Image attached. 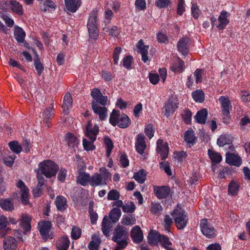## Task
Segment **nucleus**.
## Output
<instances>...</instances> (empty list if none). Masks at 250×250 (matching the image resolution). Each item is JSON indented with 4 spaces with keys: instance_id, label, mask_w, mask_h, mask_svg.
I'll use <instances>...</instances> for the list:
<instances>
[{
    "instance_id": "1",
    "label": "nucleus",
    "mask_w": 250,
    "mask_h": 250,
    "mask_svg": "<svg viewBox=\"0 0 250 250\" xmlns=\"http://www.w3.org/2000/svg\"><path fill=\"white\" fill-rule=\"evenodd\" d=\"M98 10L94 8L89 14L87 22V28L89 35V42L96 41L99 36L97 22Z\"/></svg>"
},
{
    "instance_id": "2",
    "label": "nucleus",
    "mask_w": 250,
    "mask_h": 250,
    "mask_svg": "<svg viewBox=\"0 0 250 250\" xmlns=\"http://www.w3.org/2000/svg\"><path fill=\"white\" fill-rule=\"evenodd\" d=\"M39 169L46 178L55 176L59 169V166L51 160H46L39 163Z\"/></svg>"
},
{
    "instance_id": "3",
    "label": "nucleus",
    "mask_w": 250,
    "mask_h": 250,
    "mask_svg": "<svg viewBox=\"0 0 250 250\" xmlns=\"http://www.w3.org/2000/svg\"><path fill=\"white\" fill-rule=\"evenodd\" d=\"M148 240L150 244L159 242L167 250H174L173 248L170 247L172 245V242L170 241L169 238L164 234L155 231H150L148 234Z\"/></svg>"
},
{
    "instance_id": "4",
    "label": "nucleus",
    "mask_w": 250,
    "mask_h": 250,
    "mask_svg": "<svg viewBox=\"0 0 250 250\" xmlns=\"http://www.w3.org/2000/svg\"><path fill=\"white\" fill-rule=\"evenodd\" d=\"M101 173H95L90 176V185L91 186L96 187L100 185H106L110 173L107 169L104 168H100Z\"/></svg>"
},
{
    "instance_id": "5",
    "label": "nucleus",
    "mask_w": 250,
    "mask_h": 250,
    "mask_svg": "<svg viewBox=\"0 0 250 250\" xmlns=\"http://www.w3.org/2000/svg\"><path fill=\"white\" fill-rule=\"evenodd\" d=\"M175 222V226L178 229H182L186 227L188 218L186 212L183 210L174 209L171 213Z\"/></svg>"
},
{
    "instance_id": "6",
    "label": "nucleus",
    "mask_w": 250,
    "mask_h": 250,
    "mask_svg": "<svg viewBox=\"0 0 250 250\" xmlns=\"http://www.w3.org/2000/svg\"><path fill=\"white\" fill-rule=\"evenodd\" d=\"M200 228L202 233L208 238H212L215 236L216 230L212 225L208 222L206 218L200 220Z\"/></svg>"
},
{
    "instance_id": "7",
    "label": "nucleus",
    "mask_w": 250,
    "mask_h": 250,
    "mask_svg": "<svg viewBox=\"0 0 250 250\" xmlns=\"http://www.w3.org/2000/svg\"><path fill=\"white\" fill-rule=\"evenodd\" d=\"M38 228L43 239L47 240L53 238V235L49 234L51 228L50 222L47 221L40 222L38 223Z\"/></svg>"
},
{
    "instance_id": "8",
    "label": "nucleus",
    "mask_w": 250,
    "mask_h": 250,
    "mask_svg": "<svg viewBox=\"0 0 250 250\" xmlns=\"http://www.w3.org/2000/svg\"><path fill=\"white\" fill-rule=\"evenodd\" d=\"M179 103L178 100L171 97L166 102L163 109L165 111V115L167 117H169L178 108Z\"/></svg>"
},
{
    "instance_id": "9",
    "label": "nucleus",
    "mask_w": 250,
    "mask_h": 250,
    "mask_svg": "<svg viewBox=\"0 0 250 250\" xmlns=\"http://www.w3.org/2000/svg\"><path fill=\"white\" fill-rule=\"evenodd\" d=\"M128 233V230L125 227L118 225L115 229L112 240L115 242H119L122 240L126 241Z\"/></svg>"
},
{
    "instance_id": "10",
    "label": "nucleus",
    "mask_w": 250,
    "mask_h": 250,
    "mask_svg": "<svg viewBox=\"0 0 250 250\" xmlns=\"http://www.w3.org/2000/svg\"><path fill=\"white\" fill-rule=\"evenodd\" d=\"M90 95L94 100L92 103H96L98 104H99L103 106L106 105L108 98L106 96H104L99 89H93L91 91Z\"/></svg>"
},
{
    "instance_id": "11",
    "label": "nucleus",
    "mask_w": 250,
    "mask_h": 250,
    "mask_svg": "<svg viewBox=\"0 0 250 250\" xmlns=\"http://www.w3.org/2000/svg\"><path fill=\"white\" fill-rule=\"evenodd\" d=\"M218 101L221 104L222 115H228L230 114L232 110V106L231 101L228 96H221Z\"/></svg>"
},
{
    "instance_id": "12",
    "label": "nucleus",
    "mask_w": 250,
    "mask_h": 250,
    "mask_svg": "<svg viewBox=\"0 0 250 250\" xmlns=\"http://www.w3.org/2000/svg\"><path fill=\"white\" fill-rule=\"evenodd\" d=\"M156 151L160 154L161 160H165L168 157L169 147L167 143L164 142L163 140L158 139L157 141Z\"/></svg>"
},
{
    "instance_id": "13",
    "label": "nucleus",
    "mask_w": 250,
    "mask_h": 250,
    "mask_svg": "<svg viewBox=\"0 0 250 250\" xmlns=\"http://www.w3.org/2000/svg\"><path fill=\"white\" fill-rule=\"evenodd\" d=\"M153 190L155 195L159 199L167 198L170 192V187L167 186H154Z\"/></svg>"
},
{
    "instance_id": "14",
    "label": "nucleus",
    "mask_w": 250,
    "mask_h": 250,
    "mask_svg": "<svg viewBox=\"0 0 250 250\" xmlns=\"http://www.w3.org/2000/svg\"><path fill=\"white\" fill-rule=\"evenodd\" d=\"M189 39L188 37L181 38L177 44V48L178 52L184 57H186L189 52L188 43Z\"/></svg>"
},
{
    "instance_id": "15",
    "label": "nucleus",
    "mask_w": 250,
    "mask_h": 250,
    "mask_svg": "<svg viewBox=\"0 0 250 250\" xmlns=\"http://www.w3.org/2000/svg\"><path fill=\"white\" fill-rule=\"evenodd\" d=\"M145 137L144 134L140 133L137 135L135 143V147L136 151L140 154L143 155L146 147L145 140Z\"/></svg>"
},
{
    "instance_id": "16",
    "label": "nucleus",
    "mask_w": 250,
    "mask_h": 250,
    "mask_svg": "<svg viewBox=\"0 0 250 250\" xmlns=\"http://www.w3.org/2000/svg\"><path fill=\"white\" fill-rule=\"evenodd\" d=\"M92 108L94 113L99 116L101 121H104L107 116V109L104 106H100L96 103H91Z\"/></svg>"
},
{
    "instance_id": "17",
    "label": "nucleus",
    "mask_w": 250,
    "mask_h": 250,
    "mask_svg": "<svg viewBox=\"0 0 250 250\" xmlns=\"http://www.w3.org/2000/svg\"><path fill=\"white\" fill-rule=\"evenodd\" d=\"M130 236L133 242L136 244L141 243L144 238L143 233L138 226L134 227L131 230Z\"/></svg>"
},
{
    "instance_id": "18",
    "label": "nucleus",
    "mask_w": 250,
    "mask_h": 250,
    "mask_svg": "<svg viewBox=\"0 0 250 250\" xmlns=\"http://www.w3.org/2000/svg\"><path fill=\"white\" fill-rule=\"evenodd\" d=\"M226 162L229 165L237 167H240L242 163L241 157L232 153H227Z\"/></svg>"
},
{
    "instance_id": "19",
    "label": "nucleus",
    "mask_w": 250,
    "mask_h": 250,
    "mask_svg": "<svg viewBox=\"0 0 250 250\" xmlns=\"http://www.w3.org/2000/svg\"><path fill=\"white\" fill-rule=\"evenodd\" d=\"M229 16V14L226 11H222L220 15L218 18L219 23L216 25V27L219 30H224L227 25L229 23V20L228 17Z\"/></svg>"
},
{
    "instance_id": "20",
    "label": "nucleus",
    "mask_w": 250,
    "mask_h": 250,
    "mask_svg": "<svg viewBox=\"0 0 250 250\" xmlns=\"http://www.w3.org/2000/svg\"><path fill=\"white\" fill-rule=\"evenodd\" d=\"M38 185L33 190V194L35 197H40L42 193V187L44 185L45 179L42 174L38 173L37 175Z\"/></svg>"
},
{
    "instance_id": "21",
    "label": "nucleus",
    "mask_w": 250,
    "mask_h": 250,
    "mask_svg": "<svg viewBox=\"0 0 250 250\" xmlns=\"http://www.w3.org/2000/svg\"><path fill=\"white\" fill-rule=\"evenodd\" d=\"M18 245L17 240L13 237H5L3 241L4 250H16Z\"/></svg>"
},
{
    "instance_id": "22",
    "label": "nucleus",
    "mask_w": 250,
    "mask_h": 250,
    "mask_svg": "<svg viewBox=\"0 0 250 250\" xmlns=\"http://www.w3.org/2000/svg\"><path fill=\"white\" fill-rule=\"evenodd\" d=\"M70 245V240L67 235H63L56 242V248L58 250H68Z\"/></svg>"
},
{
    "instance_id": "23",
    "label": "nucleus",
    "mask_w": 250,
    "mask_h": 250,
    "mask_svg": "<svg viewBox=\"0 0 250 250\" xmlns=\"http://www.w3.org/2000/svg\"><path fill=\"white\" fill-rule=\"evenodd\" d=\"M12 198L0 199V208L4 211H12L14 210V206Z\"/></svg>"
},
{
    "instance_id": "24",
    "label": "nucleus",
    "mask_w": 250,
    "mask_h": 250,
    "mask_svg": "<svg viewBox=\"0 0 250 250\" xmlns=\"http://www.w3.org/2000/svg\"><path fill=\"white\" fill-rule=\"evenodd\" d=\"M113 224L114 223H113L112 221H110L107 216H105L104 217L102 223V230L103 234L105 236L107 237L109 235V232L113 227Z\"/></svg>"
},
{
    "instance_id": "25",
    "label": "nucleus",
    "mask_w": 250,
    "mask_h": 250,
    "mask_svg": "<svg viewBox=\"0 0 250 250\" xmlns=\"http://www.w3.org/2000/svg\"><path fill=\"white\" fill-rule=\"evenodd\" d=\"M67 10L75 13L81 5V0H64Z\"/></svg>"
},
{
    "instance_id": "26",
    "label": "nucleus",
    "mask_w": 250,
    "mask_h": 250,
    "mask_svg": "<svg viewBox=\"0 0 250 250\" xmlns=\"http://www.w3.org/2000/svg\"><path fill=\"white\" fill-rule=\"evenodd\" d=\"M31 217L27 215H24L22 216L20 224L21 228L23 229L24 233L30 231L31 229Z\"/></svg>"
},
{
    "instance_id": "27",
    "label": "nucleus",
    "mask_w": 250,
    "mask_h": 250,
    "mask_svg": "<svg viewBox=\"0 0 250 250\" xmlns=\"http://www.w3.org/2000/svg\"><path fill=\"white\" fill-rule=\"evenodd\" d=\"M184 62L179 57H178L177 60L173 62L170 69L174 73H181L184 70Z\"/></svg>"
},
{
    "instance_id": "28",
    "label": "nucleus",
    "mask_w": 250,
    "mask_h": 250,
    "mask_svg": "<svg viewBox=\"0 0 250 250\" xmlns=\"http://www.w3.org/2000/svg\"><path fill=\"white\" fill-rule=\"evenodd\" d=\"M99 131V127L95 124L93 127L86 129L84 131V134L85 136L88 137L90 140L95 141L97 139V136Z\"/></svg>"
},
{
    "instance_id": "29",
    "label": "nucleus",
    "mask_w": 250,
    "mask_h": 250,
    "mask_svg": "<svg viewBox=\"0 0 250 250\" xmlns=\"http://www.w3.org/2000/svg\"><path fill=\"white\" fill-rule=\"evenodd\" d=\"M33 52L35 55L34 65L37 71L38 75L41 76L44 70V66L40 61L39 55L35 49H33Z\"/></svg>"
},
{
    "instance_id": "30",
    "label": "nucleus",
    "mask_w": 250,
    "mask_h": 250,
    "mask_svg": "<svg viewBox=\"0 0 250 250\" xmlns=\"http://www.w3.org/2000/svg\"><path fill=\"white\" fill-rule=\"evenodd\" d=\"M58 210L63 212L67 208L66 198L62 196H57L55 201Z\"/></svg>"
},
{
    "instance_id": "31",
    "label": "nucleus",
    "mask_w": 250,
    "mask_h": 250,
    "mask_svg": "<svg viewBox=\"0 0 250 250\" xmlns=\"http://www.w3.org/2000/svg\"><path fill=\"white\" fill-rule=\"evenodd\" d=\"M197 138L193 130H187L184 134V141L188 145L193 146L196 143Z\"/></svg>"
},
{
    "instance_id": "32",
    "label": "nucleus",
    "mask_w": 250,
    "mask_h": 250,
    "mask_svg": "<svg viewBox=\"0 0 250 250\" xmlns=\"http://www.w3.org/2000/svg\"><path fill=\"white\" fill-rule=\"evenodd\" d=\"M9 8L11 10L18 15H22L23 13L21 4L15 0H9Z\"/></svg>"
},
{
    "instance_id": "33",
    "label": "nucleus",
    "mask_w": 250,
    "mask_h": 250,
    "mask_svg": "<svg viewBox=\"0 0 250 250\" xmlns=\"http://www.w3.org/2000/svg\"><path fill=\"white\" fill-rule=\"evenodd\" d=\"M7 218L3 215L0 216V235L2 237L4 236L9 231L10 229L7 227L8 225Z\"/></svg>"
},
{
    "instance_id": "34",
    "label": "nucleus",
    "mask_w": 250,
    "mask_h": 250,
    "mask_svg": "<svg viewBox=\"0 0 250 250\" xmlns=\"http://www.w3.org/2000/svg\"><path fill=\"white\" fill-rule=\"evenodd\" d=\"M73 100L69 92H67L63 97L62 108L65 112H68L72 107Z\"/></svg>"
},
{
    "instance_id": "35",
    "label": "nucleus",
    "mask_w": 250,
    "mask_h": 250,
    "mask_svg": "<svg viewBox=\"0 0 250 250\" xmlns=\"http://www.w3.org/2000/svg\"><path fill=\"white\" fill-rule=\"evenodd\" d=\"M90 175L85 172H80L77 177V182L83 186H85L89 183L90 184Z\"/></svg>"
},
{
    "instance_id": "36",
    "label": "nucleus",
    "mask_w": 250,
    "mask_h": 250,
    "mask_svg": "<svg viewBox=\"0 0 250 250\" xmlns=\"http://www.w3.org/2000/svg\"><path fill=\"white\" fill-rule=\"evenodd\" d=\"M208 114L207 109L206 108H203L196 113L194 118L198 123L205 124Z\"/></svg>"
},
{
    "instance_id": "37",
    "label": "nucleus",
    "mask_w": 250,
    "mask_h": 250,
    "mask_svg": "<svg viewBox=\"0 0 250 250\" xmlns=\"http://www.w3.org/2000/svg\"><path fill=\"white\" fill-rule=\"evenodd\" d=\"M14 35L18 43L24 42L26 34L22 28L19 26L15 27Z\"/></svg>"
},
{
    "instance_id": "38",
    "label": "nucleus",
    "mask_w": 250,
    "mask_h": 250,
    "mask_svg": "<svg viewBox=\"0 0 250 250\" xmlns=\"http://www.w3.org/2000/svg\"><path fill=\"white\" fill-rule=\"evenodd\" d=\"M131 124V120L129 117L125 114H122L119 119L118 125L120 128H126Z\"/></svg>"
},
{
    "instance_id": "39",
    "label": "nucleus",
    "mask_w": 250,
    "mask_h": 250,
    "mask_svg": "<svg viewBox=\"0 0 250 250\" xmlns=\"http://www.w3.org/2000/svg\"><path fill=\"white\" fill-rule=\"evenodd\" d=\"M50 105L51 106L46 108L42 112L43 121L46 124L49 123V121L51 119L54 114L53 104H52Z\"/></svg>"
},
{
    "instance_id": "40",
    "label": "nucleus",
    "mask_w": 250,
    "mask_h": 250,
    "mask_svg": "<svg viewBox=\"0 0 250 250\" xmlns=\"http://www.w3.org/2000/svg\"><path fill=\"white\" fill-rule=\"evenodd\" d=\"M65 140L69 147L74 148L77 146V145L79 144V140L77 138L70 132L66 133L65 135Z\"/></svg>"
},
{
    "instance_id": "41",
    "label": "nucleus",
    "mask_w": 250,
    "mask_h": 250,
    "mask_svg": "<svg viewBox=\"0 0 250 250\" xmlns=\"http://www.w3.org/2000/svg\"><path fill=\"white\" fill-rule=\"evenodd\" d=\"M191 96L197 103H202L205 100V93L202 89H196L191 93Z\"/></svg>"
},
{
    "instance_id": "42",
    "label": "nucleus",
    "mask_w": 250,
    "mask_h": 250,
    "mask_svg": "<svg viewBox=\"0 0 250 250\" xmlns=\"http://www.w3.org/2000/svg\"><path fill=\"white\" fill-rule=\"evenodd\" d=\"M122 214L121 210L119 208H113L109 214V217L113 223L117 222Z\"/></svg>"
},
{
    "instance_id": "43",
    "label": "nucleus",
    "mask_w": 250,
    "mask_h": 250,
    "mask_svg": "<svg viewBox=\"0 0 250 250\" xmlns=\"http://www.w3.org/2000/svg\"><path fill=\"white\" fill-rule=\"evenodd\" d=\"M121 63H122L124 68L127 70H131L133 68L132 65L134 63L133 57L131 55L125 56L123 58Z\"/></svg>"
},
{
    "instance_id": "44",
    "label": "nucleus",
    "mask_w": 250,
    "mask_h": 250,
    "mask_svg": "<svg viewBox=\"0 0 250 250\" xmlns=\"http://www.w3.org/2000/svg\"><path fill=\"white\" fill-rule=\"evenodd\" d=\"M146 173L144 169H141L139 171L135 172L133 178L139 183L143 184L146 179Z\"/></svg>"
},
{
    "instance_id": "45",
    "label": "nucleus",
    "mask_w": 250,
    "mask_h": 250,
    "mask_svg": "<svg viewBox=\"0 0 250 250\" xmlns=\"http://www.w3.org/2000/svg\"><path fill=\"white\" fill-rule=\"evenodd\" d=\"M120 112L118 110L113 109L110 114L109 118V123L113 126H115L118 124L119 119L120 117Z\"/></svg>"
},
{
    "instance_id": "46",
    "label": "nucleus",
    "mask_w": 250,
    "mask_h": 250,
    "mask_svg": "<svg viewBox=\"0 0 250 250\" xmlns=\"http://www.w3.org/2000/svg\"><path fill=\"white\" fill-rule=\"evenodd\" d=\"M239 185L234 181H231L228 186L229 194L232 196L237 195L239 190Z\"/></svg>"
},
{
    "instance_id": "47",
    "label": "nucleus",
    "mask_w": 250,
    "mask_h": 250,
    "mask_svg": "<svg viewBox=\"0 0 250 250\" xmlns=\"http://www.w3.org/2000/svg\"><path fill=\"white\" fill-rule=\"evenodd\" d=\"M122 223L126 226L133 225L136 224V221L134 215H124L121 220Z\"/></svg>"
},
{
    "instance_id": "48",
    "label": "nucleus",
    "mask_w": 250,
    "mask_h": 250,
    "mask_svg": "<svg viewBox=\"0 0 250 250\" xmlns=\"http://www.w3.org/2000/svg\"><path fill=\"white\" fill-rule=\"evenodd\" d=\"M10 150L16 154H19L22 151V146L17 141H11L8 143Z\"/></svg>"
},
{
    "instance_id": "49",
    "label": "nucleus",
    "mask_w": 250,
    "mask_h": 250,
    "mask_svg": "<svg viewBox=\"0 0 250 250\" xmlns=\"http://www.w3.org/2000/svg\"><path fill=\"white\" fill-rule=\"evenodd\" d=\"M208 155L212 163H219L222 161L221 155L214 151L208 150Z\"/></svg>"
},
{
    "instance_id": "50",
    "label": "nucleus",
    "mask_w": 250,
    "mask_h": 250,
    "mask_svg": "<svg viewBox=\"0 0 250 250\" xmlns=\"http://www.w3.org/2000/svg\"><path fill=\"white\" fill-rule=\"evenodd\" d=\"M122 209L125 213H133L136 209V206L133 202L130 201L124 205Z\"/></svg>"
},
{
    "instance_id": "51",
    "label": "nucleus",
    "mask_w": 250,
    "mask_h": 250,
    "mask_svg": "<svg viewBox=\"0 0 250 250\" xmlns=\"http://www.w3.org/2000/svg\"><path fill=\"white\" fill-rule=\"evenodd\" d=\"M231 143L230 137L228 135H221L217 141V144L219 146H224Z\"/></svg>"
},
{
    "instance_id": "52",
    "label": "nucleus",
    "mask_w": 250,
    "mask_h": 250,
    "mask_svg": "<svg viewBox=\"0 0 250 250\" xmlns=\"http://www.w3.org/2000/svg\"><path fill=\"white\" fill-rule=\"evenodd\" d=\"M103 31L107 32L109 36L114 38H118L120 34V30L116 26H113L110 29L104 28Z\"/></svg>"
},
{
    "instance_id": "53",
    "label": "nucleus",
    "mask_w": 250,
    "mask_h": 250,
    "mask_svg": "<svg viewBox=\"0 0 250 250\" xmlns=\"http://www.w3.org/2000/svg\"><path fill=\"white\" fill-rule=\"evenodd\" d=\"M94 142L95 141H92V140L88 141L86 139L83 138V145L84 150L87 151L95 150L96 146L93 145Z\"/></svg>"
},
{
    "instance_id": "54",
    "label": "nucleus",
    "mask_w": 250,
    "mask_h": 250,
    "mask_svg": "<svg viewBox=\"0 0 250 250\" xmlns=\"http://www.w3.org/2000/svg\"><path fill=\"white\" fill-rule=\"evenodd\" d=\"M172 224L173 221L172 218L169 215H166L164 218L163 224L164 226L165 230L167 232L169 233L170 232L169 228Z\"/></svg>"
},
{
    "instance_id": "55",
    "label": "nucleus",
    "mask_w": 250,
    "mask_h": 250,
    "mask_svg": "<svg viewBox=\"0 0 250 250\" xmlns=\"http://www.w3.org/2000/svg\"><path fill=\"white\" fill-rule=\"evenodd\" d=\"M192 113L189 109H186L182 113L183 121L186 124H190L191 122Z\"/></svg>"
},
{
    "instance_id": "56",
    "label": "nucleus",
    "mask_w": 250,
    "mask_h": 250,
    "mask_svg": "<svg viewBox=\"0 0 250 250\" xmlns=\"http://www.w3.org/2000/svg\"><path fill=\"white\" fill-rule=\"evenodd\" d=\"M122 51V49L121 47L116 46L113 53V60L114 64L118 65L119 61V56Z\"/></svg>"
},
{
    "instance_id": "57",
    "label": "nucleus",
    "mask_w": 250,
    "mask_h": 250,
    "mask_svg": "<svg viewBox=\"0 0 250 250\" xmlns=\"http://www.w3.org/2000/svg\"><path fill=\"white\" fill-rule=\"evenodd\" d=\"M137 47L139 49V52L141 54L148 53V50L149 46L147 45H144L143 40H140L138 42Z\"/></svg>"
},
{
    "instance_id": "58",
    "label": "nucleus",
    "mask_w": 250,
    "mask_h": 250,
    "mask_svg": "<svg viewBox=\"0 0 250 250\" xmlns=\"http://www.w3.org/2000/svg\"><path fill=\"white\" fill-rule=\"evenodd\" d=\"M144 131L147 137L150 139H151L154 136V133L153 125L151 124L147 125L145 128Z\"/></svg>"
},
{
    "instance_id": "59",
    "label": "nucleus",
    "mask_w": 250,
    "mask_h": 250,
    "mask_svg": "<svg viewBox=\"0 0 250 250\" xmlns=\"http://www.w3.org/2000/svg\"><path fill=\"white\" fill-rule=\"evenodd\" d=\"M120 194L116 189H112L109 191L107 194L108 200H117L120 198Z\"/></svg>"
},
{
    "instance_id": "60",
    "label": "nucleus",
    "mask_w": 250,
    "mask_h": 250,
    "mask_svg": "<svg viewBox=\"0 0 250 250\" xmlns=\"http://www.w3.org/2000/svg\"><path fill=\"white\" fill-rule=\"evenodd\" d=\"M203 72L204 69L201 68H197L194 72L193 75L195 78V83L197 84L202 82V74Z\"/></svg>"
},
{
    "instance_id": "61",
    "label": "nucleus",
    "mask_w": 250,
    "mask_h": 250,
    "mask_svg": "<svg viewBox=\"0 0 250 250\" xmlns=\"http://www.w3.org/2000/svg\"><path fill=\"white\" fill-rule=\"evenodd\" d=\"M185 0H179L177 5V13L182 16L186 11Z\"/></svg>"
},
{
    "instance_id": "62",
    "label": "nucleus",
    "mask_w": 250,
    "mask_h": 250,
    "mask_svg": "<svg viewBox=\"0 0 250 250\" xmlns=\"http://www.w3.org/2000/svg\"><path fill=\"white\" fill-rule=\"evenodd\" d=\"M82 234L81 229L78 227H73L72 229L71 236L73 239L77 240L79 239Z\"/></svg>"
},
{
    "instance_id": "63",
    "label": "nucleus",
    "mask_w": 250,
    "mask_h": 250,
    "mask_svg": "<svg viewBox=\"0 0 250 250\" xmlns=\"http://www.w3.org/2000/svg\"><path fill=\"white\" fill-rule=\"evenodd\" d=\"M162 207L160 203H152L150 211L153 214L158 215L162 210Z\"/></svg>"
},
{
    "instance_id": "64",
    "label": "nucleus",
    "mask_w": 250,
    "mask_h": 250,
    "mask_svg": "<svg viewBox=\"0 0 250 250\" xmlns=\"http://www.w3.org/2000/svg\"><path fill=\"white\" fill-rule=\"evenodd\" d=\"M191 15L195 19H198L199 17L200 9L196 3H192L191 7Z\"/></svg>"
}]
</instances>
